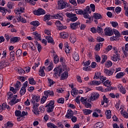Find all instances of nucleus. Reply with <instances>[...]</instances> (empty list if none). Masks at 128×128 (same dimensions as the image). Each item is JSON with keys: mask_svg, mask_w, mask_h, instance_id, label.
Masks as SVG:
<instances>
[{"mask_svg": "<svg viewBox=\"0 0 128 128\" xmlns=\"http://www.w3.org/2000/svg\"><path fill=\"white\" fill-rule=\"evenodd\" d=\"M54 76L56 78H58V76H60V74L62 72V66L55 68L54 70Z\"/></svg>", "mask_w": 128, "mask_h": 128, "instance_id": "f257e3e1", "label": "nucleus"}, {"mask_svg": "<svg viewBox=\"0 0 128 128\" xmlns=\"http://www.w3.org/2000/svg\"><path fill=\"white\" fill-rule=\"evenodd\" d=\"M104 86H107V88L105 89V92H110V90H114V88L110 86H112V84H110V81L108 80H106L104 82Z\"/></svg>", "mask_w": 128, "mask_h": 128, "instance_id": "f03ea898", "label": "nucleus"}, {"mask_svg": "<svg viewBox=\"0 0 128 128\" xmlns=\"http://www.w3.org/2000/svg\"><path fill=\"white\" fill-rule=\"evenodd\" d=\"M102 76V74L100 72H96L95 73V75L94 77V80H98L100 78V80H102V82H104V80H106V78L104 76Z\"/></svg>", "mask_w": 128, "mask_h": 128, "instance_id": "7ed1b4c3", "label": "nucleus"}, {"mask_svg": "<svg viewBox=\"0 0 128 128\" xmlns=\"http://www.w3.org/2000/svg\"><path fill=\"white\" fill-rule=\"evenodd\" d=\"M66 16L67 18H70V20L71 22H76L78 20V17L76 16V14H73L72 13L66 12Z\"/></svg>", "mask_w": 128, "mask_h": 128, "instance_id": "20e7f679", "label": "nucleus"}, {"mask_svg": "<svg viewBox=\"0 0 128 128\" xmlns=\"http://www.w3.org/2000/svg\"><path fill=\"white\" fill-rule=\"evenodd\" d=\"M32 12L34 14H35V16H42L46 14V11L42 8H39L37 10L33 11Z\"/></svg>", "mask_w": 128, "mask_h": 128, "instance_id": "39448f33", "label": "nucleus"}, {"mask_svg": "<svg viewBox=\"0 0 128 128\" xmlns=\"http://www.w3.org/2000/svg\"><path fill=\"white\" fill-rule=\"evenodd\" d=\"M80 102L83 104H84L86 108H92V104H90V102H88V98H84V97H81Z\"/></svg>", "mask_w": 128, "mask_h": 128, "instance_id": "423d86ee", "label": "nucleus"}, {"mask_svg": "<svg viewBox=\"0 0 128 128\" xmlns=\"http://www.w3.org/2000/svg\"><path fill=\"white\" fill-rule=\"evenodd\" d=\"M66 6V2L62 0H60L58 2V10H64Z\"/></svg>", "mask_w": 128, "mask_h": 128, "instance_id": "0eeeda50", "label": "nucleus"}, {"mask_svg": "<svg viewBox=\"0 0 128 128\" xmlns=\"http://www.w3.org/2000/svg\"><path fill=\"white\" fill-rule=\"evenodd\" d=\"M104 34H105V36H110L113 34L112 30L110 28H106L104 30Z\"/></svg>", "mask_w": 128, "mask_h": 128, "instance_id": "6e6552de", "label": "nucleus"}, {"mask_svg": "<svg viewBox=\"0 0 128 128\" xmlns=\"http://www.w3.org/2000/svg\"><path fill=\"white\" fill-rule=\"evenodd\" d=\"M104 72L106 76H112L114 72V68H111L110 70L107 68H105L104 69Z\"/></svg>", "mask_w": 128, "mask_h": 128, "instance_id": "1a4fd4ad", "label": "nucleus"}, {"mask_svg": "<svg viewBox=\"0 0 128 128\" xmlns=\"http://www.w3.org/2000/svg\"><path fill=\"white\" fill-rule=\"evenodd\" d=\"M55 24L58 27L60 30H66V28H67L66 26H64L60 20L56 21Z\"/></svg>", "mask_w": 128, "mask_h": 128, "instance_id": "9d476101", "label": "nucleus"}, {"mask_svg": "<svg viewBox=\"0 0 128 128\" xmlns=\"http://www.w3.org/2000/svg\"><path fill=\"white\" fill-rule=\"evenodd\" d=\"M10 66V62L8 61H2L0 62V70H2V68H6V66Z\"/></svg>", "mask_w": 128, "mask_h": 128, "instance_id": "9b49d317", "label": "nucleus"}, {"mask_svg": "<svg viewBox=\"0 0 128 128\" xmlns=\"http://www.w3.org/2000/svg\"><path fill=\"white\" fill-rule=\"evenodd\" d=\"M70 24V28L72 30H76L78 28V26L80 24V23L78 22L75 23H72Z\"/></svg>", "mask_w": 128, "mask_h": 128, "instance_id": "f8f14e48", "label": "nucleus"}, {"mask_svg": "<svg viewBox=\"0 0 128 128\" xmlns=\"http://www.w3.org/2000/svg\"><path fill=\"white\" fill-rule=\"evenodd\" d=\"M70 40L72 44H74L76 42V36L74 33L71 34L70 35Z\"/></svg>", "mask_w": 128, "mask_h": 128, "instance_id": "ddd939ff", "label": "nucleus"}, {"mask_svg": "<svg viewBox=\"0 0 128 128\" xmlns=\"http://www.w3.org/2000/svg\"><path fill=\"white\" fill-rule=\"evenodd\" d=\"M74 116V112L72 110H68L67 112V114L66 115L65 118H72Z\"/></svg>", "mask_w": 128, "mask_h": 128, "instance_id": "4468645a", "label": "nucleus"}, {"mask_svg": "<svg viewBox=\"0 0 128 128\" xmlns=\"http://www.w3.org/2000/svg\"><path fill=\"white\" fill-rule=\"evenodd\" d=\"M40 96H34L31 100V102H32V104H36V102H40Z\"/></svg>", "mask_w": 128, "mask_h": 128, "instance_id": "2eb2a0df", "label": "nucleus"}, {"mask_svg": "<svg viewBox=\"0 0 128 128\" xmlns=\"http://www.w3.org/2000/svg\"><path fill=\"white\" fill-rule=\"evenodd\" d=\"M68 78V72L66 71L61 75L60 80H66Z\"/></svg>", "mask_w": 128, "mask_h": 128, "instance_id": "dca6fc26", "label": "nucleus"}, {"mask_svg": "<svg viewBox=\"0 0 128 128\" xmlns=\"http://www.w3.org/2000/svg\"><path fill=\"white\" fill-rule=\"evenodd\" d=\"M15 10L16 12V14H22V12H24V7L20 6L18 8H16Z\"/></svg>", "mask_w": 128, "mask_h": 128, "instance_id": "f3484780", "label": "nucleus"}, {"mask_svg": "<svg viewBox=\"0 0 128 128\" xmlns=\"http://www.w3.org/2000/svg\"><path fill=\"white\" fill-rule=\"evenodd\" d=\"M91 96L93 100H96L100 98V94L97 92H93L91 94Z\"/></svg>", "mask_w": 128, "mask_h": 128, "instance_id": "a211bd4d", "label": "nucleus"}, {"mask_svg": "<svg viewBox=\"0 0 128 128\" xmlns=\"http://www.w3.org/2000/svg\"><path fill=\"white\" fill-rule=\"evenodd\" d=\"M46 40H48V44H54V39H52V38L50 36H46Z\"/></svg>", "mask_w": 128, "mask_h": 128, "instance_id": "6ab92c4d", "label": "nucleus"}, {"mask_svg": "<svg viewBox=\"0 0 128 128\" xmlns=\"http://www.w3.org/2000/svg\"><path fill=\"white\" fill-rule=\"evenodd\" d=\"M93 18H95L96 20H100L102 18V14H100L94 13Z\"/></svg>", "mask_w": 128, "mask_h": 128, "instance_id": "aec40b11", "label": "nucleus"}, {"mask_svg": "<svg viewBox=\"0 0 128 128\" xmlns=\"http://www.w3.org/2000/svg\"><path fill=\"white\" fill-rule=\"evenodd\" d=\"M64 58L62 56H61L60 58V62H62V66H63V68L66 70H68V66H66V63L64 62Z\"/></svg>", "mask_w": 128, "mask_h": 128, "instance_id": "412c9836", "label": "nucleus"}, {"mask_svg": "<svg viewBox=\"0 0 128 128\" xmlns=\"http://www.w3.org/2000/svg\"><path fill=\"white\" fill-rule=\"evenodd\" d=\"M82 112L85 116H88V114H90L92 112V110L88 109H84L82 110Z\"/></svg>", "mask_w": 128, "mask_h": 128, "instance_id": "4be33fe9", "label": "nucleus"}, {"mask_svg": "<svg viewBox=\"0 0 128 128\" xmlns=\"http://www.w3.org/2000/svg\"><path fill=\"white\" fill-rule=\"evenodd\" d=\"M105 115L106 117V118H112V112H110V110H106V112H105Z\"/></svg>", "mask_w": 128, "mask_h": 128, "instance_id": "5701e85b", "label": "nucleus"}, {"mask_svg": "<svg viewBox=\"0 0 128 128\" xmlns=\"http://www.w3.org/2000/svg\"><path fill=\"white\" fill-rule=\"evenodd\" d=\"M46 126L48 128H58V126H56V124H54V123L50 122L47 123Z\"/></svg>", "mask_w": 128, "mask_h": 128, "instance_id": "b1692460", "label": "nucleus"}, {"mask_svg": "<svg viewBox=\"0 0 128 128\" xmlns=\"http://www.w3.org/2000/svg\"><path fill=\"white\" fill-rule=\"evenodd\" d=\"M48 86H54V84H56V82H54V80L50 79V78H48Z\"/></svg>", "mask_w": 128, "mask_h": 128, "instance_id": "393cba45", "label": "nucleus"}, {"mask_svg": "<svg viewBox=\"0 0 128 128\" xmlns=\"http://www.w3.org/2000/svg\"><path fill=\"white\" fill-rule=\"evenodd\" d=\"M32 34L36 36L35 38H36V40H42L40 35L38 33L36 32H34L32 33Z\"/></svg>", "mask_w": 128, "mask_h": 128, "instance_id": "a878e982", "label": "nucleus"}, {"mask_svg": "<svg viewBox=\"0 0 128 128\" xmlns=\"http://www.w3.org/2000/svg\"><path fill=\"white\" fill-rule=\"evenodd\" d=\"M120 55L118 54H114V56L112 57V60H113L114 62H118V60H120Z\"/></svg>", "mask_w": 128, "mask_h": 128, "instance_id": "bb28decb", "label": "nucleus"}, {"mask_svg": "<svg viewBox=\"0 0 128 128\" xmlns=\"http://www.w3.org/2000/svg\"><path fill=\"white\" fill-rule=\"evenodd\" d=\"M0 12H2V16H6V14L8 12V10L4 7H2L0 6Z\"/></svg>", "mask_w": 128, "mask_h": 128, "instance_id": "cd10ccee", "label": "nucleus"}, {"mask_svg": "<svg viewBox=\"0 0 128 128\" xmlns=\"http://www.w3.org/2000/svg\"><path fill=\"white\" fill-rule=\"evenodd\" d=\"M28 82L30 84H32L33 86H34V84H36V82L34 80V78H28Z\"/></svg>", "mask_w": 128, "mask_h": 128, "instance_id": "c85d7f7f", "label": "nucleus"}, {"mask_svg": "<svg viewBox=\"0 0 128 128\" xmlns=\"http://www.w3.org/2000/svg\"><path fill=\"white\" fill-rule=\"evenodd\" d=\"M18 20L21 22L22 24H26V18H22V16H19L17 18Z\"/></svg>", "mask_w": 128, "mask_h": 128, "instance_id": "c756f323", "label": "nucleus"}, {"mask_svg": "<svg viewBox=\"0 0 128 128\" xmlns=\"http://www.w3.org/2000/svg\"><path fill=\"white\" fill-rule=\"evenodd\" d=\"M48 106H54V101L50 100V102H48L46 105L45 108Z\"/></svg>", "mask_w": 128, "mask_h": 128, "instance_id": "7c9ffc66", "label": "nucleus"}, {"mask_svg": "<svg viewBox=\"0 0 128 128\" xmlns=\"http://www.w3.org/2000/svg\"><path fill=\"white\" fill-rule=\"evenodd\" d=\"M125 74H126L125 72H120L117 74L116 76V78H122V76H124Z\"/></svg>", "mask_w": 128, "mask_h": 128, "instance_id": "2f4dec72", "label": "nucleus"}, {"mask_svg": "<svg viewBox=\"0 0 128 128\" xmlns=\"http://www.w3.org/2000/svg\"><path fill=\"white\" fill-rule=\"evenodd\" d=\"M72 91H71V94L74 96V98H76V96L78 94V90H76V88H74L72 89Z\"/></svg>", "mask_w": 128, "mask_h": 128, "instance_id": "473e14b6", "label": "nucleus"}, {"mask_svg": "<svg viewBox=\"0 0 128 128\" xmlns=\"http://www.w3.org/2000/svg\"><path fill=\"white\" fill-rule=\"evenodd\" d=\"M64 48L66 54H69L70 50V48L68 46V43L66 42V44H64Z\"/></svg>", "mask_w": 128, "mask_h": 128, "instance_id": "72a5a7b5", "label": "nucleus"}, {"mask_svg": "<svg viewBox=\"0 0 128 128\" xmlns=\"http://www.w3.org/2000/svg\"><path fill=\"white\" fill-rule=\"evenodd\" d=\"M14 54H16L14 51H12L10 52V58L12 60V62H14V60L16 59V57L14 56Z\"/></svg>", "mask_w": 128, "mask_h": 128, "instance_id": "f704fd0d", "label": "nucleus"}, {"mask_svg": "<svg viewBox=\"0 0 128 128\" xmlns=\"http://www.w3.org/2000/svg\"><path fill=\"white\" fill-rule=\"evenodd\" d=\"M102 126H104V122H98L94 125V128H100Z\"/></svg>", "mask_w": 128, "mask_h": 128, "instance_id": "c9c22d12", "label": "nucleus"}, {"mask_svg": "<svg viewBox=\"0 0 128 128\" xmlns=\"http://www.w3.org/2000/svg\"><path fill=\"white\" fill-rule=\"evenodd\" d=\"M53 18L57 20H64V18L59 14H55Z\"/></svg>", "mask_w": 128, "mask_h": 128, "instance_id": "e433bc0d", "label": "nucleus"}, {"mask_svg": "<svg viewBox=\"0 0 128 128\" xmlns=\"http://www.w3.org/2000/svg\"><path fill=\"white\" fill-rule=\"evenodd\" d=\"M60 36H62V38H68V34L66 32H62L60 34Z\"/></svg>", "mask_w": 128, "mask_h": 128, "instance_id": "4c0bfd02", "label": "nucleus"}, {"mask_svg": "<svg viewBox=\"0 0 128 128\" xmlns=\"http://www.w3.org/2000/svg\"><path fill=\"white\" fill-rule=\"evenodd\" d=\"M102 60L101 61V64H104L106 62V60H108V56L106 54H104L102 56Z\"/></svg>", "mask_w": 128, "mask_h": 128, "instance_id": "58836bf2", "label": "nucleus"}, {"mask_svg": "<svg viewBox=\"0 0 128 128\" xmlns=\"http://www.w3.org/2000/svg\"><path fill=\"white\" fill-rule=\"evenodd\" d=\"M30 24L32 26H38L40 25V22L38 20H34Z\"/></svg>", "mask_w": 128, "mask_h": 128, "instance_id": "ea45409f", "label": "nucleus"}, {"mask_svg": "<svg viewBox=\"0 0 128 128\" xmlns=\"http://www.w3.org/2000/svg\"><path fill=\"white\" fill-rule=\"evenodd\" d=\"M112 66V62L110 60H108L107 62H106L105 63V66L106 68H110Z\"/></svg>", "mask_w": 128, "mask_h": 128, "instance_id": "a19ab883", "label": "nucleus"}, {"mask_svg": "<svg viewBox=\"0 0 128 128\" xmlns=\"http://www.w3.org/2000/svg\"><path fill=\"white\" fill-rule=\"evenodd\" d=\"M91 86H94V85H96V86H100V84H102V82H100V81H96V80H92V82L90 83Z\"/></svg>", "mask_w": 128, "mask_h": 128, "instance_id": "79ce46f5", "label": "nucleus"}, {"mask_svg": "<svg viewBox=\"0 0 128 128\" xmlns=\"http://www.w3.org/2000/svg\"><path fill=\"white\" fill-rule=\"evenodd\" d=\"M83 16L84 18H92L91 16H90V15L88 14V11H86V10H84Z\"/></svg>", "mask_w": 128, "mask_h": 128, "instance_id": "37998d69", "label": "nucleus"}, {"mask_svg": "<svg viewBox=\"0 0 128 128\" xmlns=\"http://www.w3.org/2000/svg\"><path fill=\"white\" fill-rule=\"evenodd\" d=\"M14 126V124L10 122H8L6 124H4V128H12Z\"/></svg>", "mask_w": 128, "mask_h": 128, "instance_id": "c03bdc74", "label": "nucleus"}, {"mask_svg": "<svg viewBox=\"0 0 128 128\" xmlns=\"http://www.w3.org/2000/svg\"><path fill=\"white\" fill-rule=\"evenodd\" d=\"M18 98V95H14L13 96V99H12L10 102H9L10 104L11 105V106H14V102L16 100V98Z\"/></svg>", "mask_w": 128, "mask_h": 128, "instance_id": "a18cd8bd", "label": "nucleus"}, {"mask_svg": "<svg viewBox=\"0 0 128 128\" xmlns=\"http://www.w3.org/2000/svg\"><path fill=\"white\" fill-rule=\"evenodd\" d=\"M112 32H114L115 36H118V38H120V32H118V30L116 29H114Z\"/></svg>", "mask_w": 128, "mask_h": 128, "instance_id": "49530a36", "label": "nucleus"}, {"mask_svg": "<svg viewBox=\"0 0 128 128\" xmlns=\"http://www.w3.org/2000/svg\"><path fill=\"white\" fill-rule=\"evenodd\" d=\"M46 108L47 112H54V106H48Z\"/></svg>", "mask_w": 128, "mask_h": 128, "instance_id": "de8ad7c7", "label": "nucleus"}, {"mask_svg": "<svg viewBox=\"0 0 128 128\" xmlns=\"http://www.w3.org/2000/svg\"><path fill=\"white\" fill-rule=\"evenodd\" d=\"M100 44L101 46H102V44L101 43L98 44L96 45L94 48L95 50H96L97 52H100Z\"/></svg>", "mask_w": 128, "mask_h": 128, "instance_id": "09e8293b", "label": "nucleus"}, {"mask_svg": "<svg viewBox=\"0 0 128 128\" xmlns=\"http://www.w3.org/2000/svg\"><path fill=\"white\" fill-rule=\"evenodd\" d=\"M14 6V3L12 2H8L7 4V7L8 8H10H10H13Z\"/></svg>", "mask_w": 128, "mask_h": 128, "instance_id": "8fccbe9b", "label": "nucleus"}, {"mask_svg": "<svg viewBox=\"0 0 128 128\" xmlns=\"http://www.w3.org/2000/svg\"><path fill=\"white\" fill-rule=\"evenodd\" d=\"M110 40L112 42H114V40L118 42V40H120V37L113 36L110 38Z\"/></svg>", "mask_w": 128, "mask_h": 128, "instance_id": "3c124183", "label": "nucleus"}, {"mask_svg": "<svg viewBox=\"0 0 128 128\" xmlns=\"http://www.w3.org/2000/svg\"><path fill=\"white\" fill-rule=\"evenodd\" d=\"M120 92L122 94H126V88H124V86H121L120 88Z\"/></svg>", "mask_w": 128, "mask_h": 128, "instance_id": "603ef678", "label": "nucleus"}, {"mask_svg": "<svg viewBox=\"0 0 128 128\" xmlns=\"http://www.w3.org/2000/svg\"><path fill=\"white\" fill-rule=\"evenodd\" d=\"M38 74L40 76H46V74H44V70H42V69H40Z\"/></svg>", "mask_w": 128, "mask_h": 128, "instance_id": "864d4df0", "label": "nucleus"}, {"mask_svg": "<svg viewBox=\"0 0 128 128\" xmlns=\"http://www.w3.org/2000/svg\"><path fill=\"white\" fill-rule=\"evenodd\" d=\"M20 86H22V83L20 81H17L14 87L18 90V88H20Z\"/></svg>", "mask_w": 128, "mask_h": 128, "instance_id": "5fc2aeb1", "label": "nucleus"}, {"mask_svg": "<svg viewBox=\"0 0 128 128\" xmlns=\"http://www.w3.org/2000/svg\"><path fill=\"white\" fill-rule=\"evenodd\" d=\"M26 89L22 87V88L20 90V95L24 96V94H26Z\"/></svg>", "mask_w": 128, "mask_h": 128, "instance_id": "6e6d98bb", "label": "nucleus"}, {"mask_svg": "<svg viewBox=\"0 0 128 128\" xmlns=\"http://www.w3.org/2000/svg\"><path fill=\"white\" fill-rule=\"evenodd\" d=\"M54 63L55 64H58V62H60V59L58 58V55H56L54 56Z\"/></svg>", "mask_w": 128, "mask_h": 128, "instance_id": "4d7b16f0", "label": "nucleus"}, {"mask_svg": "<svg viewBox=\"0 0 128 128\" xmlns=\"http://www.w3.org/2000/svg\"><path fill=\"white\" fill-rule=\"evenodd\" d=\"M18 72H19L20 74H24L26 71L22 68H19L18 69Z\"/></svg>", "mask_w": 128, "mask_h": 128, "instance_id": "13d9d810", "label": "nucleus"}, {"mask_svg": "<svg viewBox=\"0 0 128 128\" xmlns=\"http://www.w3.org/2000/svg\"><path fill=\"white\" fill-rule=\"evenodd\" d=\"M22 51L20 49H18L16 52V56H22Z\"/></svg>", "mask_w": 128, "mask_h": 128, "instance_id": "bf43d9fd", "label": "nucleus"}, {"mask_svg": "<svg viewBox=\"0 0 128 128\" xmlns=\"http://www.w3.org/2000/svg\"><path fill=\"white\" fill-rule=\"evenodd\" d=\"M73 58L74 60H76V62H78V60H80V56H78V54H74L73 56Z\"/></svg>", "mask_w": 128, "mask_h": 128, "instance_id": "052dcab7", "label": "nucleus"}, {"mask_svg": "<svg viewBox=\"0 0 128 128\" xmlns=\"http://www.w3.org/2000/svg\"><path fill=\"white\" fill-rule=\"evenodd\" d=\"M15 116H16L22 117V112L18 110H16L15 111Z\"/></svg>", "mask_w": 128, "mask_h": 128, "instance_id": "680f3d73", "label": "nucleus"}, {"mask_svg": "<svg viewBox=\"0 0 128 128\" xmlns=\"http://www.w3.org/2000/svg\"><path fill=\"white\" fill-rule=\"evenodd\" d=\"M57 102L58 104H62L64 102V98H61L58 100Z\"/></svg>", "mask_w": 128, "mask_h": 128, "instance_id": "e2e57ef3", "label": "nucleus"}, {"mask_svg": "<svg viewBox=\"0 0 128 128\" xmlns=\"http://www.w3.org/2000/svg\"><path fill=\"white\" fill-rule=\"evenodd\" d=\"M54 68V66H52V64H50L48 67L46 68V70L47 72H50Z\"/></svg>", "mask_w": 128, "mask_h": 128, "instance_id": "0e129e2a", "label": "nucleus"}, {"mask_svg": "<svg viewBox=\"0 0 128 128\" xmlns=\"http://www.w3.org/2000/svg\"><path fill=\"white\" fill-rule=\"evenodd\" d=\"M121 114L124 116L126 118H128V113L127 112H122V110L120 112Z\"/></svg>", "mask_w": 128, "mask_h": 128, "instance_id": "69168bd1", "label": "nucleus"}, {"mask_svg": "<svg viewBox=\"0 0 128 128\" xmlns=\"http://www.w3.org/2000/svg\"><path fill=\"white\" fill-rule=\"evenodd\" d=\"M10 42H18V38L14 37L13 38H11Z\"/></svg>", "mask_w": 128, "mask_h": 128, "instance_id": "338daca9", "label": "nucleus"}, {"mask_svg": "<svg viewBox=\"0 0 128 128\" xmlns=\"http://www.w3.org/2000/svg\"><path fill=\"white\" fill-rule=\"evenodd\" d=\"M103 32L104 29H102V28L100 26L97 27V32H98V34H102V32Z\"/></svg>", "mask_w": 128, "mask_h": 128, "instance_id": "774afa93", "label": "nucleus"}]
</instances>
